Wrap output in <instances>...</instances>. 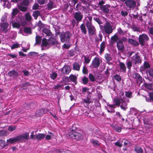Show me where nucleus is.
I'll return each instance as SVG.
<instances>
[{"mask_svg": "<svg viewBox=\"0 0 153 153\" xmlns=\"http://www.w3.org/2000/svg\"><path fill=\"white\" fill-rule=\"evenodd\" d=\"M83 17V14L79 11L75 12L74 14V18L76 22L77 26L78 25L79 22L82 21Z\"/></svg>", "mask_w": 153, "mask_h": 153, "instance_id": "1a4fd4ad", "label": "nucleus"}, {"mask_svg": "<svg viewBox=\"0 0 153 153\" xmlns=\"http://www.w3.org/2000/svg\"><path fill=\"white\" fill-rule=\"evenodd\" d=\"M100 64L99 59L98 57H95L92 61V66L94 68H97L99 66Z\"/></svg>", "mask_w": 153, "mask_h": 153, "instance_id": "4468645a", "label": "nucleus"}, {"mask_svg": "<svg viewBox=\"0 0 153 153\" xmlns=\"http://www.w3.org/2000/svg\"><path fill=\"white\" fill-rule=\"evenodd\" d=\"M121 14L122 16L125 17L128 16V12L126 10H121Z\"/></svg>", "mask_w": 153, "mask_h": 153, "instance_id": "774afa93", "label": "nucleus"}, {"mask_svg": "<svg viewBox=\"0 0 153 153\" xmlns=\"http://www.w3.org/2000/svg\"><path fill=\"white\" fill-rule=\"evenodd\" d=\"M53 2L52 1H50L47 4V8L49 10H51L53 8Z\"/></svg>", "mask_w": 153, "mask_h": 153, "instance_id": "ea45409f", "label": "nucleus"}, {"mask_svg": "<svg viewBox=\"0 0 153 153\" xmlns=\"http://www.w3.org/2000/svg\"><path fill=\"white\" fill-rule=\"evenodd\" d=\"M124 3L127 8L130 10H133L136 7V2L133 0H126Z\"/></svg>", "mask_w": 153, "mask_h": 153, "instance_id": "6e6552de", "label": "nucleus"}, {"mask_svg": "<svg viewBox=\"0 0 153 153\" xmlns=\"http://www.w3.org/2000/svg\"><path fill=\"white\" fill-rule=\"evenodd\" d=\"M119 40L118 36L117 34H115L114 36L111 37V42L112 44L117 43Z\"/></svg>", "mask_w": 153, "mask_h": 153, "instance_id": "412c9836", "label": "nucleus"}, {"mask_svg": "<svg viewBox=\"0 0 153 153\" xmlns=\"http://www.w3.org/2000/svg\"><path fill=\"white\" fill-rule=\"evenodd\" d=\"M75 54V51L73 50L69 51L68 52V55L69 56H73Z\"/></svg>", "mask_w": 153, "mask_h": 153, "instance_id": "3c124183", "label": "nucleus"}, {"mask_svg": "<svg viewBox=\"0 0 153 153\" xmlns=\"http://www.w3.org/2000/svg\"><path fill=\"white\" fill-rule=\"evenodd\" d=\"M88 77L89 80L91 82H94L96 80L95 76L92 74H89Z\"/></svg>", "mask_w": 153, "mask_h": 153, "instance_id": "37998d69", "label": "nucleus"}, {"mask_svg": "<svg viewBox=\"0 0 153 153\" xmlns=\"http://www.w3.org/2000/svg\"><path fill=\"white\" fill-rule=\"evenodd\" d=\"M45 136V135L44 134L38 133L36 135V139L38 140H39L43 139Z\"/></svg>", "mask_w": 153, "mask_h": 153, "instance_id": "bb28decb", "label": "nucleus"}, {"mask_svg": "<svg viewBox=\"0 0 153 153\" xmlns=\"http://www.w3.org/2000/svg\"><path fill=\"white\" fill-rule=\"evenodd\" d=\"M103 27L105 33L108 34L111 33L113 31L112 26L109 22H107Z\"/></svg>", "mask_w": 153, "mask_h": 153, "instance_id": "0eeeda50", "label": "nucleus"}, {"mask_svg": "<svg viewBox=\"0 0 153 153\" xmlns=\"http://www.w3.org/2000/svg\"><path fill=\"white\" fill-rule=\"evenodd\" d=\"M23 5H19L18 6V8L21 11L25 12L27 10V8L26 6H23Z\"/></svg>", "mask_w": 153, "mask_h": 153, "instance_id": "72a5a7b5", "label": "nucleus"}, {"mask_svg": "<svg viewBox=\"0 0 153 153\" xmlns=\"http://www.w3.org/2000/svg\"><path fill=\"white\" fill-rule=\"evenodd\" d=\"M29 82H27L25 83H22L20 85V87L23 88V89H26L30 85Z\"/></svg>", "mask_w": 153, "mask_h": 153, "instance_id": "58836bf2", "label": "nucleus"}, {"mask_svg": "<svg viewBox=\"0 0 153 153\" xmlns=\"http://www.w3.org/2000/svg\"><path fill=\"white\" fill-rule=\"evenodd\" d=\"M91 142L93 144L94 146H100V145L99 141L97 140H94L93 139L91 140Z\"/></svg>", "mask_w": 153, "mask_h": 153, "instance_id": "603ef678", "label": "nucleus"}, {"mask_svg": "<svg viewBox=\"0 0 153 153\" xmlns=\"http://www.w3.org/2000/svg\"><path fill=\"white\" fill-rule=\"evenodd\" d=\"M104 57L106 61V62L108 63L112 59L111 55L108 53H106L105 54Z\"/></svg>", "mask_w": 153, "mask_h": 153, "instance_id": "7c9ffc66", "label": "nucleus"}, {"mask_svg": "<svg viewBox=\"0 0 153 153\" xmlns=\"http://www.w3.org/2000/svg\"><path fill=\"white\" fill-rule=\"evenodd\" d=\"M25 18L26 20L28 22L31 21L32 20V18L29 12H27L25 15Z\"/></svg>", "mask_w": 153, "mask_h": 153, "instance_id": "c756f323", "label": "nucleus"}, {"mask_svg": "<svg viewBox=\"0 0 153 153\" xmlns=\"http://www.w3.org/2000/svg\"><path fill=\"white\" fill-rule=\"evenodd\" d=\"M8 134V131L7 130H0V137L5 136Z\"/></svg>", "mask_w": 153, "mask_h": 153, "instance_id": "a18cd8bd", "label": "nucleus"}, {"mask_svg": "<svg viewBox=\"0 0 153 153\" xmlns=\"http://www.w3.org/2000/svg\"><path fill=\"white\" fill-rule=\"evenodd\" d=\"M114 102L115 103V105L116 106H119L121 103L120 100L118 98L115 99L114 101Z\"/></svg>", "mask_w": 153, "mask_h": 153, "instance_id": "09e8293b", "label": "nucleus"}, {"mask_svg": "<svg viewBox=\"0 0 153 153\" xmlns=\"http://www.w3.org/2000/svg\"><path fill=\"white\" fill-rule=\"evenodd\" d=\"M58 41L54 37H50L48 39L43 38L42 39V46L44 47L48 46V49L51 46L59 44Z\"/></svg>", "mask_w": 153, "mask_h": 153, "instance_id": "f03ea898", "label": "nucleus"}, {"mask_svg": "<svg viewBox=\"0 0 153 153\" xmlns=\"http://www.w3.org/2000/svg\"><path fill=\"white\" fill-rule=\"evenodd\" d=\"M70 80L76 85L77 83V77L75 75L71 74L69 77Z\"/></svg>", "mask_w": 153, "mask_h": 153, "instance_id": "5701e85b", "label": "nucleus"}, {"mask_svg": "<svg viewBox=\"0 0 153 153\" xmlns=\"http://www.w3.org/2000/svg\"><path fill=\"white\" fill-rule=\"evenodd\" d=\"M149 40V38L148 36L145 33L140 35L138 37L139 42L142 46H144Z\"/></svg>", "mask_w": 153, "mask_h": 153, "instance_id": "20e7f679", "label": "nucleus"}, {"mask_svg": "<svg viewBox=\"0 0 153 153\" xmlns=\"http://www.w3.org/2000/svg\"><path fill=\"white\" fill-rule=\"evenodd\" d=\"M82 83L84 85H86L88 82V78L85 76H84L82 79Z\"/></svg>", "mask_w": 153, "mask_h": 153, "instance_id": "de8ad7c7", "label": "nucleus"}, {"mask_svg": "<svg viewBox=\"0 0 153 153\" xmlns=\"http://www.w3.org/2000/svg\"><path fill=\"white\" fill-rule=\"evenodd\" d=\"M9 25V24L7 22H4L0 23L1 30L4 33H7L8 30L7 28Z\"/></svg>", "mask_w": 153, "mask_h": 153, "instance_id": "f8f14e48", "label": "nucleus"}, {"mask_svg": "<svg viewBox=\"0 0 153 153\" xmlns=\"http://www.w3.org/2000/svg\"><path fill=\"white\" fill-rule=\"evenodd\" d=\"M119 66L120 69L123 72L126 73V67L125 64L121 62H119Z\"/></svg>", "mask_w": 153, "mask_h": 153, "instance_id": "b1692460", "label": "nucleus"}, {"mask_svg": "<svg viewBox=\"0 0 153 153\" xmlns=\"http://www.w3.org/2000/svg\"><path fill=\"white\" fill-rule=\"evenodd\" d=\"M120 142L121 143H124V146H126L128 144H129L130 143V142L129 141L125 138H124L122 140H121Z\"/></svg>", "mask_w": 153, "mask_h": 153, "instance_id": "a19ab883", "label": "nucleus"}, {"mask_svg": "<svg viewBox=\"0 0 153 153\" xmlns=\"http://www.w3.org/2000/svg\"><path fill=\"white\" fill-rule=\"evenodd\" d=\"M116 46L118 51L122 52L124 51V45L123 42L118 41L117 42Z\"/></svg>", "mask_w": 153, "mask_h": 153, "instance_id": "dca6fc26", "label": "nucleus"}, {"mask_svg": "<svg viewBox=\"0 0 153 153\" xmlns=\"http://www.w3.org/2000/svg\"><path fill=\"white\" fill-rule=\"evenodd\" d=\"M86 26L85 24L83 23L80 25L79 27L81 33L84 35H86L87 33V30Z\"/></svg>", "mask_w": 153, "mask_h": 153, "instance_id": "aec40b11", "label": "nucleus"}, {"mask_svg": "<svg viewBox=\"0 0 153 153\" xmlns=\"http://www.w3.org/2000/svg\"><path fill=\"white\" fill-rule=\"evenodd\" d=\"M23 31L26 33L29 34H30L32 33L31 29L30 27H25L23 29Z\"/></svg>", "mask_w": 153, "mask_h": 153, "instance_id": "2f4dec72", "label": "nucleus"}, {"mask_svg": "<svg viewBox=\"0 0 153 153\" xmlns=\"http://www.w3.org/2000/svg\"><path fill=\"white\" fill-rule=\"evenodd\" d=\"M133 78L136 80V82L139 85L143 82V79L142 76L138 73L135 72L132 75Z\"/></svg>", "mask_w": 153, "mask_h": 153, "instance_id": "9b49d317", "label": "nucleus"}, {"mask_svg": "<svg viewBox=\"0 0 153 153\" xmlns=\"http://www.w3.org/2000/svg\"><path fill=\"white\" fill-rule=\"evenodd\" d=\"M134 149L135 151L138 153H143V152L142 149L138 146H135Z\"/></svg>", "mask_w": 153, "mask_h": 153, "instance_id": "e433bc0d", "label": "nucleus"}, {"mask_svg": "<svg viewBox=\"0 0 153 153\" xmlns=\"http://www.w3.org/2000/svg\"><path fill=\"white\" fill-rule=\"evenodd\" d=\"M12 26L13 28L19 29L20 27V24L18 22H14L12 23Z\"/></svg>", "mask_w": 153, "mask_h": 153, "instance_id": "79ce46f5", "label": "nucleus"}, {"mask_svg": "<svg viewBox=\"0 0 153 153\" xmlns=\"http://www.w3.org/2000/svg\"><path fill=\"white\" fill-rule=\"evenodd\" d=\"M132 61H128L126 63V65L128 69L129 70H130L132 66Z\"/></svg>", "mask_w": 153, "mask_h": 153, "instance_id": "6e6d98bb", "label": "nucleus"}, {"mask_svg": "<svg viewBox=\"0 0 153 153\" xmlns=\"http://www.w3.org/2000/svg\"><path fill=\"white\" fill-rule=\"evenodd\" d=\"M84 114L85 115L89 117H92L94 116L93 113L91 112V111H89L88 112L87 111H85L84 113Z\"/></svg>", "mask_w": 153, "mask_h": 153, "instance_id": "8fccbe9b", "label": "nucleus"}, {"mask_svg": "<svg viewBox=\"0 0 153 153\" xmlns=\"http://www.w3.org/2000/svg\"><path fill=\"white\" fill-rule=\"evenodd\" d=\"M114 79L117 81H120L121 80V77L118 74H116L114 76Z\"/></svg>", "mask_w": 153, "mask_h": 153, "instance_id": "4d7b16f0", "label": "nucleus"}, {"mask_svg": "<svg viewBox=\"0 0 153 153\" xmlns=\"http://www.w3.org/2000/svg\"><path fill=\"white\" fill-rule=\"evenodd\" d=\"M144 85L145 87L148 88V89H149V90H152V86L151 84H149L147 83H145L144 84Z\"/></svg>", "mask_w": 153, "mask_h": 153, "instance_id": "bf43d9fd", "label": "nucleus"}, {"mask_svg": "<svg viewBox=\"0 0 153 153\" xmlns=\"http://www.w3.org/2000/svg\"><path fill=\"white\" fill-rule=\"evenodd\" d=\"M110 7V6L107 4L100 6V9L102 10V12L106 14L109 13L110 10L108 7Z\"/></svg>", "mask_w": 153, "mask_h": 153, "instance_id": "2eb2a0df", "label": "nucleus"}, {"mask_svg": "<svg viewBox=\"0 0 153 153\" xmlns=\"http://www.w3.org/2000/svg\"><path fill=\"white\" fill-rule=\"evenodd\" d=\"M7 145L5 141L2 140H0V146L1 148L5 147Z\"/></svg>", "mask_w": 153, "mask_h": 153, "instance_id": "c03bdc74", "label": "nucleus"}, {"mask_svg": "<svg viewBox=\"0 0 153 153\" xmlns=\"http://www.w3.org/2000/svg\"><path fill=\"white\" fill-rule=\"evenodd\" d=\"M71 36L72 35L70 32L67 31L61 33L59 36V38L60 41L62 42H66L67 43H68L69 42Z\"/></svg>", "mask_w": 153, "mask_h": 153, "instance_id": "7ed1b4c3", "label": "nucleus"}, {"mask_svg": "<svg viewBox=\"0 0 153 153\" xmlns=\"http://www.w3.org/2000/svg\"><path fill=\"white\" fill-rule=\"evenodd\" d=\"M8 75L10 77H13V78H16L18 76V73L15 69L9 71L8 73Z\"/></svg>", "mask_w": 153, "mask_h": 153, "instance_id": "a211bd4d", "label": "nucleus"}, {"mask_svg": "<svg viewBox=\"0 0 153 153\" xmlns=\"http://www.w3.org/2000/svg\"><path fill=\"white\" fill-rule=\"evenodd\" d=\"M106 47L105 42L103 41L101 43L100 46V53L101 54L104 51Z\"/></svg>", "mask_w": 153, "mask_h": 153, "instance_id": "393cba45", "label": "nucleus"}, {"mask_svg": "<svg viewBox=\"0 0 153 153\" xmlns=\"http://www.w3.org/2000/svg\"><path fill=\"white\" fill-rule=\"evenodd\" d=\"M88 18L89 20H86V23L85 25L92 24V17L91 16H89L88 17Z\"/></svg>", "mask_w": 153, "mask_h": 153, "instance_id": "5fc2aeb1", "label": "nucleus"}, {"mask_svg": "<svg viewBox=\"0 0 153 153\" xmlns=\"http://www.w3.org/2000/svg\"><path fill=\"white\" fill-rule=\"evenodd\" d=\"M37 25L39 27L41 28L44 27L45 26L44 24H43L40 20L38 22Z\"/></svg>", "mask_w": 153, "mask_h": 153, "instance_id": "338daca9", "label": "nucleus"}, {"mask_svg": "<svg viewBox=\"0 0 153 153\" xmlns=\"http://www.w3.org/2000/svg\"><path fill=\"white\" fill-rule=\"evenodd\" d=\"M29 0H23L20 3V4L25 6H28L30 4Z\"/></svg>", "mask_w": 153, "mask_h": 153, "instance_id": "f704fd0d", "label": "nucleus"}, {"mask_svg": "<svg viewBox=\"0 0 153 153\" xmlns=\"http://www.w3.org/2000/svg\"><path fill=\"white\" fill-rule=\"evenodd\" d=\"M133 30V31L135 32V31H137L138 32H140V28L137 27L135 25L134 26H133L131 28Z\"/></svg>", "mask_w": 153, "mask_h": 153, "instance_id": "e2e57ef3", "label": "nucleus"}, {"mask_svg": "<svg viewBox=\"0 0 153 153\" xmlns=\"http://www.w3.org/2000/svg\"><path fill=\"white\" fill-rule=\"evenodd\" d=\"M25 108L27 109H32L35 108V105L32 102H29L25 103Z\"/></svg>", "mask_w": 153, "mask_h": 153, "instance_id": "a878e982", "label": "nucleus"}, {"mask_svg": "<svg viewBox=\"0 0 153 153\" xmlns=\"http://www.w3.org/2000/svg\"><path fill=\"white\" fill-rule=\"evenodd\" d=\"M128 42L131 45L135 47L138 46L140 45L139 42L131 38H129Z\"/></svg>", "mask_w": 153, "mask_h": 153, "instance_id": "6ab92c4d", "label": "nucleus"}, {"mask_svg": "<svg viewBox=\"0 0 153 153\" xmlns=\"http://www.w3.org/2000/svg\"><path fill=\"white\" fill-rule=\"evenodd\" d=\"M147 74H148L149 77L148 76L147 79L149 81H151L152 79H153V68H151L148 69L147 70Z\"/></svg>", "mask_w": 153, "mask_h": 153, "instance_id": "f3484780", "label": "nucleus"}, {"mask_svg": "<svg viewBox=\"0 0 153 153\" xmlns=\"http://www.w3.org/2000/svg\"><path fill=\"white\" fill-rule=\"evenodd\" d=\"M144 68L145 69L150 68V65L147 62H145L143 64Z\"/></svg>", "mask_w": 153, "mask_h": 153, "instance_id": "69168bd1", "label": "nucleus"}, {"mask_svg": "<svg viewBox=\"0 0 153 153\" xmlns=\"http://www.w3.org/2000/svg\"><path fill=\"white\" fill-rule=\"evenodd\" d=\"M71 71V68L67 65H65L61 69V72L63 74H68Z\"/></svg>", "mask_w": 153, "mask_h": 153, "instance_id": "ddd939ff", "label": "nucleus"}, {"mask_svg": "<svg viewBox=\"0 0 153 153\" xmlns=\"http://www.w3.org/2000/svg\"><path fill=\"white\" fill-rule=\"evenodd\" d=\"M42 39V37L39 35H36L35 38L36 42L35 44V45H39L41 43Z\"/></svg>", "mask_w": 153, "mask_h": 153, "instance_id": "cd10ccee", "label": "nucleus"}, {"mask_svg": "<svg viewBox=\"0 0 153 153\" xmlns=\"http://www.w3.org/2000/svg\"><path fill=\"white\" fill-rule=\"evenodd\" d=\"M118 32L119 34L122 35H124L126 33V32L125 31H123L121 28L120 27H119L118 28Z\"/></svg>", "mask_w": 153, "mask_h": 153, "instance_id": "680f3d73", "label": "nucleus"}, {"mask_svg": "<svg viewBox=\"0 0 153 153\" xmlns=\"http://www.w3.org/2000/svg\"><path fill=\"white\" fill-rule=\"evenodd\" d=\"M29 138V133L26 132L22 134L17 136L14 138H10L7 139V143L13 144L15 143H22L24 139L28 140Z\"/></svg>", "mask_w": 153, "mask_h": 153, "instance_id": "f257e3e1", "label": "nucleus"}, {"mask_svg": "<svg viewBox=\"0 0 153 153\" xmlns=\"http://www.w3.org/2000/svg\"><path fill=\"white\" fill-rule=\"evenodd\" d=\"M42 32L46 35V36H49L52 34L50 30L46 28H43L42 29Z\"/></svg>", "mask_w": 153, "mask_h": 153, "instance_id": "c85d7f7f", "label": "nucleus"}, {"mask_svg": "<svg viewBox=\"0 0 153 153\" xmlns=\"http://www.w3.org/2000/svg\"><path fill=\"white\" fill-rule=\"evenodd\" d=\"M81 3L84 4L86 5L87 7H89L90 6V4H89V0H80Z\"/></svg>", "mask_w": 153, "mask_h": 153, "instance_id": "49530a36", "label": "nucleus"}, {"mask_svg": "<svg viewBox=\"0 0 153 153\" xmlns=\"http://www.w3.org/2000/svg\"><path fill=\"white\" fill-rule=\"evenodd\" d=\"M82 72L83 74H87L88 73V71L86 66H84L83 67Z\"/></svg>", "mask_w": 153, "mask_h": 153, "instance_id": "13d9d810", "label": "nucleus"}, {"mask_svg": "<svg viewBox=\"0 0 153 153\" xmlns=\"http://www.w3.org/2000/svg\"><path fill=\"white\" fill-rule=\"evenodd\" d=\"M40 14V13L39 10H36L33 11L32 16L35 19H37Z\"/></svg>", "mask_w": 153, "mask_h": 153, "instance_id": "c9c22d12", "label": "nucleus"}, {"mask_svg": "<svg viewBox=\"0 0 153 153\" xmlns=\"http://www.w3.org/2000/svg\"><path fill=\"white\" fill-rule=\"evenodd\" d=\"M73 68L74 70L79 71L80 69V65L78 62L74 63L73 65Z\"/></svg>", "mask_w": 153, "mask_h": 153, "instance_id": "473e14b6", "label": "nucleus"}, {"mask_svg": "<svg viewBox=\"0 0 153 153\" xmlns=\"http://www.w3.org/2000/svg\"><path fill=\"white\" fill-rule=\"evenodd\" d=\"M68 135L72 139L79 140L83 138L82 134L78 131H70L68 133Z\"/></svg>", "mask_w": 153, "mask_h": 153, "instance_id": "39448f33", "label": "nucleus"}, {"mask_svg": "<svg viewBox=\"0 0 153 153\" xmlns=\"http://www.w3.org/2000/svg\"><path fill=\"white\" fill-rule=\"evenodd\" d=\"M131 61L135 65L140 64L142 60L140 56L138 55V53H136L134 56L131 57Z\"/></svg>", "mask_w": 153, "mask_h": 153, "instance_id": "423d86ee", "label": "nucleus"}, {"mask_svg": "<svg viewBox=\"0 0 153 153\" xmlns=\"http://www.w3.org/2000/svg\"><path fill=\"white\" fill-rule=\"evenodd\" d=\"M19 12V11L17 8L13 9L11 14V16L12 17H14Z\"/></svg>", "mask_w": 153, "mask_h": 153, "instance_id": "4c0bfd02", "label": "nucleus"}, {"mask_svg": "<svg viewBox=\"0 0 153 153\" xmlns=\"http://www.w3.org/2000/svg\"><path fill=\"white\" fill-rule=\"evenodd\" d=\"M45 113V109H39L36 111V114L37 116H42Z\"/></svg>", "mask_w": 153, "mask_h": 153, "instance_id": "4be33fe9", "label": "nucleus"}, {"mask_svg": "<svg viewBox=\"0 0 153 153\" xmlns=\"http://www.w3.org/2000/svg\"><path fill=\"white\" fill-rule=\"evenodd\" d=\"M125 96L128 98H131L132 97V93L131 91H125Z\"/></svg>", "mask_w": 153, "mask_h": 153, "instance_id": "864d4df0", "label": "nucleus"}, {"mask_svg": "<svg viewBox=\"0 0 153 153\" xmlns=\"http://www.w3.org/2000/svg\"><path fill=\"white\" fill-rule=\"evenodd\" d=\"M57 76V74L56 73L53 72L51 74L50 76L52 79L54 80L56 78Z\"/></svg>", "mask_w": 153, "mask_h": 153, "instance_id": "0e129e2a", "label": "nucleus"}, {"mask_svg": "<svg viewBox=\"0 0 153 153\" xmlns=\"http://www.w3.org/2000/svg\"><path fill=\"white\" fill-rule=\"evenodd\" d=\"M88 30L89 35L90 36H93L96 33V29L95 27L93 24L85 25Z\"/></svg>", "mask_w": 153, "mask_h": 153, "instance_id": "9d476101", "label": "nucleus"}, {"mask_svg": "<svg viewBox=\"0 0 153 153\" xmlns=\"http://www.w3.org/2000/svg\"><path fill=\"white\" fill-rule=\"evenodd\" d=\"M149 96L150 99H148V100H147V98H146V100L147 101H150L152 100V101L153 102V92H151L149 93Z\"/></svg>", "mask_w": 153, "mask_h": 153, "instance_id": "052dcab7", "label": "nucleus"}]
</instances>
